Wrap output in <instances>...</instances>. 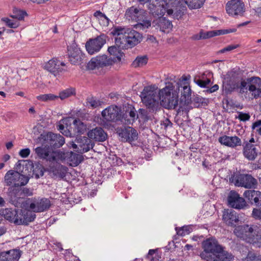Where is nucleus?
Instances as JSON below:
<instances>
[{
	"mask_svg": "<svg viewBox=\"0 0 261 261\" xmlns=\"http://www.w3.org/2000/svg\"><path fill=\"white\" fill-rule=\"evenodd\" d=\"M148 7L150 12L159 18L162 17L167 12L168 15H172L174 18L179 19L187 11V7L183 4L182 0H168V3L164 2L159 5L150 2Z\"/></svg>",
	"mask_w": 261,
	"mask_h": 261,
	"instance_id": "f257e3e1",
	"label": "nucleus"
},
{
	"mask_svg": "<svg viewBox=\"0 0 261 261\" xmlns=\"http://www.w3.org/2000/svg\"><path fill=\"white\" fill-rule=\"evenodd\" d=\"M2 215L4 218L15 225H28L36 218V215L27 210L16 211L11 208H5L2 211Z\"/></svg>",
	"mask_w": 261,
	"mask_h": 261,
	"instance_id": "f03ea898",
	"label": "nucleus"
},
{
	"mask_svg": "<svg viewBox=\"0 0 261 261\" xmlns=\"http://www.w3.org/2000/svg\"><path fill=\"white\" fill-rule=\"evenodd\" d=\"M174 86L172 83H166V86L159 91L160 106L167 109H174L178 105V95L174 90Z\"/></svg>",
	"mask_w": 261,
	"mask_h": 261,
	"instance_id": "7ed1b4c3",
	"label": "nucleus"
},
{
	"mask_svg": "<svg viewBox=\"0 0 261 261\" xmlns=\"http://www.w3.org/2000/svg\"><path fill=\"white\" fill-rule=\"evenodd\" d=\"M159 91L154 86L145 87L141 92L140 97L142 102L153 112L160 109Z\"/></svg>",
	"mask_w": 261,
	"mask_h": 261,
	"instance_id": "20e7f679",
	"label": "nucleus"
},
{
	"mask_svg": "<svg viewBox=\"0 0 261 261\" xmlns=\"http://www.w3.org/2000/svg\"><path fill=\"white\" fill-rule=\"evenodd\" d=\"M123 118L121 108L111 105L101 112V118L99 123L104 126H108L112 122H123Z\"/></svg>",
	"mask_w": 261,
	"mask_h": 261,
	"instance_id": "39448f33",
	"label": "nucleus"
},
{
	"mask_svg": "<svg viewBox=\"0 0 261 261\" xmlns=\"http://www.w3.org/2000/svg\"><path fill=\"white\" fill-rule=\"evenodd\" d=\"M202 247L204 252L202 253V257H204L207 261L208 258H215L222 250V246L218 241L213 238L207 239L202 242Z\"/></svg>",
	"mask_w": 261,
	"mask_h": 261,
	"instance_id": "423d86ee",
	"label": "nucleus"
},
{
	"mask_svg": "<svg viewBox=\"0 0 261 261\" xmlns=\"http://www.w3.org/2000/svg\"><path fill=\"white\" fill-rule=\"evenodd\" d=\"M29 178L18 172L10 170L5 175V181L6 185L11 187H22L27 185Z\"/></svg>",
	"mask_w": 261,
	"mask_h": 261,
	"instance_id": "0eeeda50",
	"label": "nucleus"
},
{
	"mask_svg": "<svg viewBox=\"0 0 261 261\" xmlns=\"http://www.w3.org/2000/svg\"><path fill=\"white\" fill-rule=\"evenodd\" d=\"M230 180L237 187L248 189L255 188L257 185V180L251 175L248 174H237L231 176Z\"/></svg>",
	"mask_w": 261,
	"mask_h": 261,
	"instance_id": "6e6552de",
	"label": "nucleus"
},
{
	"mask_svg": "<svg viewBox=\"0 0 261 261\" xmlns=\"http://www.w3.org/2000/svg\"><path fill=\"white\" fill-rule=\"evenodd\" d=\"M69 61L73 65H81L85 59V55L75 43L67 47Z\"/></svg>",
	"mask_w": 261,
	"mask_h": 261,
	"instance_id": "1a4fd4ad",
	"label": "nucleus"
},
{
	"mask_svg": "<svg viewBox=\"0 0 261 261\" xmlns=\"http://www.w3.org/2000/svg\"><path fill=\"white\" fill-rule=\"evenodd\" d=\"M71 146L75 151L83 153L92 149L94 144L89 137L79 136L76 138L74 141L71 142Z\"/></svg>",
	"mask_w": 261,
	"mask_h": 261,
	"instance_id": "9d476101",
	"label": "nucleus"
},
{
	"mask_svg": "<svg viewBox=\"0 0 261 261\" xmlns=\"http://www.w3.org/2000/svg\"><path fill=\"white\" fill-rule=\"evenodd\" d=\"M34 151L37 156L43 160H45L49 163L57 161L58 152L51 151L48 145H42L35 148Z\"/></svg>",
	"mask_w": 261,
	"mask_h": 261,
	"instance_id": "9b49d317",
	"label": "nucleus"
},
{
	"mask_svg": "<svg viewBox=\"0 0 261 261\" xmlns=\"http://www.w3.org/2000/svg\"><path fill=\"white\" fill-rule=\"evenodd\" d=\"M227 13L231 16H242L245 11L244 3L241 0L229 1L225 6Z\"/></svg>",
	"mask_w": 261,
	"mask_h": 261,
	"instance_id": "f8f14e48",
	"label": "nucleus"
},
{
	"mask_svg": "<svg viewBox=\"0 0 261 261\" xmlns=\"http://www.w3.org/2000/svg\"><path fill=\"white\" fill-rule=\"evenodd\" d=\"M26 204L29 205L30 211L34 212H42L48 210L50 206V201L47 198L31 200L28 199Z\"/></svg>",
	"mask_w": 261,
	"mask_h": 261,
	"instance_id": "ddd939ff",
	"label": "nucleus"
},
{
	"mask_svg": "<svg viewBox=\"0 0 261 261\" xmlns=\"http://www.w3.org/2000/svg\"><path fill=\"white\" fill-rule=\"evenodd\" d=\"M142 35L132 29H127L124 38H121L122 40L121 44L127 45L129 47H132L140 43L142 40Z\"/></svg>",
	"mask_w": 261,
	"mask_h": 261,
	"instance_id": "4468645a",
	"label": "nucleus"
},
{
	"mask_svg": "<svg viewBox=\"0 0 261 261\" xmlns=\"http://www.w3.org/2000/svg\"><path fill=\"white\" fill-rule=\"evenodd\" d=\"M106 42V36L104 35H100L97 37L90 39L86 43V48L88 53L93 55L100 50Z\"/></svg>",
	"mask_w": 261,
	"mask_h": 261,
	"instance_id": "2eb2a0df",
	"label": "nucleus"
},
{
	"mask_svg": "<svg viewBox=\"0 0 261 261\" xmlns=\"http://www.w3.org/2000/svg\"><path fill=\"white\" fill-rule=\"evenodd\" d=\"M114 60L112 58H108L105 55L92 58L87 64V68L90 70L103 67L112 65Z\"/></svg>",
	"mask_w": 261,
	"mask_h": 261,
	"instance_id": "dca6fc26",
	"label": "nucleus"
},
{
	"mask_svg": "<svg viewBox=\"0 0 261 261\" xmlns=\"http://www.w3.org/2000/svg\"><path fill=\"white\" fill-rule=\"evenodd\" d=\"M233 232L238 238L251 243L254 231L251 226L245 224L236 227Z\"/></svg>",
	"mask_w": 261,
	"mask_h": 261,
	"instance_id": "f3484780",
	"label": "nucleus"
},
{
	"mask_svg": "<svg viewBox=\"0 0 261 261\" xmlns=\"http://www.w3.org/2000/svg\"><path fill=\"white\" fill-rule=\"evenodd\" d=\"M65 66V64L63 62H60L57 58H53L49 60L44 65V68L50 73L56 76L60 72H62L64 69L63 67Z\"/></svg>",
	"mask_w": 261,
	"mask_h": 261,
	"instance_id": "a211bd4d",
	"label": "nucleus"
},
{
	"mask_svg": "<svg viewBox=\"0 0 261 261\" xmlns=\"http://www.w3.org/2000/svg\"><path fill=\"white\" fill-rule=\"evenodd\" d=\"M229 205L232 208L241 210L246 206L245 199L241 197L240 195L235 191H231L227 198Z\"/></svg>",
	"mask_w": 261,
	"mask_h": 261,
	"instance_id": "6ab92c4d",
	"label": "nucleus"
},
{
	"mask_svg": "<svg viewBox=\"0 0 261 261\" xmlns=\"http://www.w3.org/2000/svg\"><path fill=\"white\" fill-rule=\"evenodd\" d=\"M243 146L244 157L249 161H254L258 155L259 146L249 142H244Z\"/></svg>",
	"mask_w": 261,
	"mask_h": 261,
	"instance_id": "aec40b11",
	"label": "nucleus"
},
{
	"mask_svg": "<svg viewBox=\"0 0 261 261\" xmlns=\"http://www.w3.org/2000/svg\"><path fill=\"white\" fill-rule=\"evenodd\" d=\"M250 80L248 91L253 98L257 99L261 97V79L254 76L250 77Z\"/></svg>",
	"mask_w": 261,
	"mask_h": 261,
	"instance_id": "412c9836",
	"label": "nucleus"
},
{
	"mask_svg": "<svg viewBox=\"0 0 261 261\" xmlns=\"http://www.w3.org/2000/svg\"><path fill=\"white\" fill-rule=\"evenodd\" d=\"M119 136L123 142L132 143L138 139V132L132 127L127 126L121 129L119 133Z\"/></svg>",
	"mask_w": 261,
	"mask_h": 261,
	"instance_id": "4be33fe9",
	"label": "nucleus"
},
{
	"mask_svg": "<svg viewBox=\"0 0 261 261\" xmlns=\"http://www.w3.org/2000/svg\"><path fill=\"white\" fill-rule=\"evenodd\" d=\"M218 141L221 145L232 148L242 145L241 139L236 136L223 135L218 138Z\"/></svg>",
	"mask_w": 261,
	"mask_h": 261,
	"instance_id": "5701e85b",
	"label": "nucleus"
},
{
	"mask_svg": "<svg viewBox=\"0 0 261 261\" xmlns=\"http://www.w3.org/2000/svg\"><path fill=\"white\" fill-rule=\"evenodd\" d=\"M8 196L10 202L17 206L18 204L22 202V199L21 192V187H10L8 190Z\"/></svg>",
	"mask_w": 261,
	"mask_h": 261,
	"instance_id": "b1692460",
	"label": "nucleus"
},
{
	"mask_svg": "<svg viewBox=\"0 0 261 261\" xmlns=\"http://www.w3.org/2000/svg\"><path fill=\"white\" fill-rule=\"evenodd\" d=\"M237 31V29H222V30H213L211 31H208L206 33H200L199 36H196L194 37L195 39H207L211 37H213L216 36H219L221 35L227 34L231 33H234Z\"/></svg>",
	"mask_w": 261,
	"mask_h": 261,
	"instance_id": "393cba45",
	"label": "nucleus"
},
{
	"mask_svg": "<svg viewBox=\"0 0 261 261\" xmlns=\"http://www.w3.org/2000/svg\"><path fill=\"white\" fill-rule=\"evenodd\" d=\"M222 219L229 226H236L239 221V217L237 212L232 210H224L223 213Z\"/></svg>",
	"mask_w": 261,
	"mask_h": 261,
	"instance_id": "a878e982",
	"label": "nucleus"
},
{
	"mask_svg": "<svg viewBox=\"0 0 261 261\" xmlns=\"http://www.w3.org/2000/svg\"><path fill=\"white\" fill-rule=\"evenodd\" d=\"M21 251L13 249L0 253V261H18L21 255Z\"/></svg>",
	"mask_w": 261,
	"mask_h": 261,
	"instance_id": "bb28decb",
	"label": "nucleus"
},
{
	"mask_svg": "<svg viewBox=\"0 0 261 261\" xmlns=\"http://www.w3.org/2000/svg\"><path fill=\"white\" fill-rule=\"evenodd\" d=\"M45 139L49 141L50 146L55 148L61 147L65 143V139L62 136L51 132L47 134Z\"/></svg>",
	"mask_w": 261,
	"mask_h": 261,
	"instance_id": "cd10ccee",
	"label": "nucleus"
},
{
	"mask_svg": "<svg viewBox=\"0 0 261 261\" xmlns=\"http://www.w3.org/2000/svg\"><path fill=\"white\" fill-rule=\"evenodd\" d=\"M88 136L96 141L103 142L107 138V134L102 128L96 127L88 132Z\"/></svg>",
	"mask_w": 261,
	"mask_h": 261,
	"instance_id": "c85d7f7f",
	"label": "nucleus"
},
{
	"mask_svg": "<svg viewBox=\"0 0 261 261\" xmlns=\"http://www.w3.org/2000/svg\"><path fill=\"white\" fill-rule=\"evenodd\" d=\"M259 195H260V192L254 190H246L243 194L244 197L248 202L255 205L258 202Z\"/></svg>",
	"mask_w": 261,
	"mask_h": 261,
	"instance_id": "c756f323",
	"label": "nucleus"
},
{
	"mask_svg": "<svg viewBox=\"0 0 261 261\" xmlns=\"http://www.w3.org/2000/svg\"><path fill=\"white\" fill-rule=\"evenodd\" d=\"M123 45L116 44V45L111 46L108 48V50L109 54L114 56L113 59H112V60H114V63L121 61V58L124 55L121 49V45L123 46Z\"/></svg>",
	"mask_w": 261,
	"mask_h": 261,
	"instance_id": "7c9ffc66",
	"label": "nucleus"
},
{
	"mask_svg": "<svg viewBox=\"0 0 261 261\" xmlns=\"http://www.w3.org/2000/svg\"><path fill=\"white\" fill-rule=\"evenodd\" d=\"M127 29L120 26H116L112 29L111 34L113 36H116L115 38L116 44H121V41H122L121 38H124Z\"/></svg>",
	"mask_w": 261,
	"mask_h": 261,
	"instance_id": "2f4dec72",
	"label": "nucleus"
},
{
	"mask_svg": "<svg viewBox=\"0 0 261 261\" xmlns=\"http://www.w3.org/2000/svg\"><path fill=\"white\" fill-rule=\"evenodd\" d=\"M153 23L156 26V29H159L160 31L163 32H165L167 29L172 27L171 22L163 17L153 21Z\"/></svg>",
	"mask_w": 261,
	"mask_h": 261,
	"instance_id": "473e14b6",
	"label": "nucleus"
},
{
	"mask_svg": "<svg viewBox=\"0 0 261 261\" xmlns=\"http://www.w3.org/2000/svg\"><path fill=\"white\" fill-rule=\"evenodd\" d=\"M238 82L225 77L223 83V90L226 94H229L236 91L238 87Z\"/></svg>",
	"mask_w": 261,
	"mask_h": 261,
	"instance_id": "72a5a7b5",
	"label": "nucleus"
},
{
	"mask_svg": "<svg viewBox=\"0 0 261 261\" xmlns=\"http://www.w3.org/2000/svg\"><path fill=\"white\" fill-rule=\"evenodd\" d=\"M68 170L67 167L60 164H56L55 166L50 168V170L54 175L61 178L66 176Z\"/></svg>",
	"mask_w": 261,
	"mask_h": 261,
	"instance_id": "f704fd0d",
	"label": "nucleus"
},
{
	"mask_svg": "<svg viewBox=\"0 0 261 261\" xmlns=\"http://www.w3.org/2000/svg\"><path fill=\"white\" fill-rule=\"evenodd\" d=\"M67 161L70 166L75 167L79 165L83 160L82 155L70 152L67 156Z\"/></svg>",
	"mask_w": 261,
	"mask_h": 261,
	"instance_id": "c9c22d12",
	"label": "nucleus"
},
{
	"mask_svg": "<svg viewBox=\"0 0 261 261\" xmlns=\"http://www.w3.org/2000/svg\"><path fill=\"white\" fill-rule=\"evenodd\" d=\"M234 256L230 253L223 250L222 247V250L217 254L214 258H211L208 259V261H232Z\"/></svg>",
	"mask_w": 261,
	"mask_h": 261,
	"instance_id": "e433bc0d",
	"label": "nucleus"
},
{
	"mask_svg": "<svg viewBox=\"0 0 261 261\" xmlns=\"http://www.w3.org/2000/svg\"><path fill=\"white\" fill-rule=\"evenodd\" d=\"M181 95L182 100L185 102H189L191 100L192 91L190 87L187 83H184L182 86H181Z\"/></svg>",
	"mask_w": 261,
	"mask_h": 261,
	"instance_id": "4c0bfd02",
	"label": "nucleus"
},
{
	"mask_svg": "<svg viewBox=\"0 0 261 261\" xmlns=\"http://www.w3.org/2000/svg\"><path fill=\"white\" fill-rule=\"evenodd\" d=\"M123 111L125 112V113L122 114L124 116L123 120H125V118L128 116H129L133 121L136 119V111L132 105H128L127 106H125L123 108Z\"/></svg>",
	"mask_w": 261,
	"mask_h": 261,
	"instance_id": "58836bf2",
	"label": "nucleus"
},
{
	"mask_svg": "<svg viewBox=\"0 0 261 261\" xmlns=\"http://www.w3.org/2000/svg\"><path fill=\"white\" fill-rule=\"evenodd\" d=\"M250 78L246 79H242L240 83L238 82V87L236 89V91L241 94H243L247 92L248 90V85L250 84Z\"/></svg>",
	"mask_w": 261,
	"mask_h": 261,
	"instance_id": "ea45409f",
	"label": "nucleus"
},
{
	"mask_svg": "<svg viewBox=\"0 0 261 261\" xmlns=\"http://www.w3.org/2000/svg\"><path fill=\"white\" fill-rule=\"evenodd\" d=\"M86 102L87 107L92 109L97 108L102 103L100 100L92 96L87 97Z\"/></svg>",
	"mask_w": 261,
	"mask_h": 261,
	"instance_id": "a19ab883",
	"label": "nucleus"
},
{
	"mask_svg": "<svg viewBox=\"0 0 261 261\" xmlns=\"http://www.w3.org/2000/svg\"><path fill=\"white\" fill-rule=\"evenodd\" d=\"M75 94V89L73 87H69L61 91L58 96L61 100H64L72 96H74Z\"/></svg>",
	"mask_w": 261,
	"mask_h": 261,
	"instance_id": "79ce46f5",
	"label": "nucleus"
},
{
	"mask_svg": "<svg viewBox=\"0 0 261 261\" xmlns=\"http://www.w3.org/2000/svg\"><path fill=\"white\" fill-rule=\"evenodd\" d=\"M245 250L247 255L245 257L241 258L242 261H261V255L249 251L246 248H245Z\"/></svg>",
	"mask_w": 261,
	"mask_h": 261,
	"instance_id": "37998d69",
	"label": "nucleus"
},
{
	"mask_svg": "<svg viewBox=\"0 0 261 261\" xmlns=\"http://www.w3.org/2000/svg\"><path fill=\"white\" fill-rule=\"evenodd\" d=\"M205 0H182L184 5H187L190 9H198L201 7ZM186 7V6H185Z\"/></svg>",
	"mask_w": 261,
	"mask_h": 261,
	"instance_id": "c03bdc74",
	"label": "nucleus"
},
{
	"mask_svg": "<svg viewBox=\"0 0 261 261\" xmlns=\"http://www.w3.org/2000/svg\"><path fill=\"white\" fill-rule=\"evenodd\" d=\"M33 175L37 179L41 177L44 174V168L43 166L39 163H35L33 164Z\"/></svg>",
	"mask_w": 261,
	"mask_h": 261,
	"instance_id": "a18cd8bd",
	"label": "nucleus"
},
{
	"mask_svg": "<svg viewBox=\"0 0 261 261\" xmlns=\"http://www.w3.org/2000/svg\"><path fill=\"white\" fill-rule=\"evenodd\" d=\"M75 132L78 134H83L86 130V125L79 119H75L73 122Z\"/></svg>",
	"mask_w": 261,
	"mask_h": 261,
	"instance_id": "49530a36",
	"label": "nucleus"
},
{
	"mask_svg": "<svg viewBox=\"0 0 261 261\" xmlns=\"http://www.w3.org/2000/svg\"><path fill=\"white\" fill-rule=\"evenodd\" d=\"M138 13H145V10L142 9L132 7L126 11V14L128 17L134 20L136 19V15Z\"/></svg>",
	"mask_w": 261,
	"mask_h": 261,
	"instance_id": "de8ad7c7",
	"label": "nucleus"
},
{
	"mask_svg": "<svg viewBox=\"0 0 261 261\" xmlns=\"http://www.w3.org/2000/svg\"><path fill=\"white\" fill-rule=\"evenodd\" d=\"M240 71L238 69L233 68L228 71L225 75V78L232 81L239 82Z\"/></svg>",
	"mask_w": 261,
	"mask_h": 261,
	"instance_id": "09e8293b",
	"label": "nucleus"
},
{
	"mask_svg": "<svg viewBox=\"0 0 261 261\" xmlns=\"http://www.w3.org/2000/svg\"><path fill=\"white\" fill-rule=\"evenodd\" d=\"M175 229L177 234L180 236H185L187 234H189L193 230L192 226L189 225L184 226L179 228L176 227Z\"/></svg>",
	"mask_w": 261,
	"mask_h": 261,
	"instance_id": "8fccbe9b",
	"label": "nucleus"
},
{
	"mask_svg": "<svg viewBox=\"0 0 261 261\" xmlns=\"http://www.w3.org/2000/svg\"><path fill=\"white\" fill-rule=\"evenodd\" d=\"M58 98H59L58 95L51 93L41 94L37 96V99L42 101H52Z\"/></svg>",
	"mask_w": 261,
	"mask_h": 261,
	"instance_id": "3c124183",
	"label": "nucleus"
},
{
	"mask_svg": "<svg viewBox=\"0 0 261 261\" xmlns=\"http://www.w3.org/2000/svg\"><path fill=\"white\" fill-rule=\"evenodd\" d=\"M251 240V243L256 245L259 247H261V229L255 231Z\"/></svg>",
	"mask_w": 261,
	"mask_h": 261,
	"instance_id": "603ef678",
	"label": "nucleus"
},
{
	"mask_svg": "<svg viewBox=\"0 0 261 261\" xmlns=\"http://www.w3.org/2000/svg\"><path fill=\"white\" fill-rule=\"evenodd\" d=\"M147 58L146 56L138 57L133 62L132 65L135 67L143 66L147 62Z\"/></svg>",
	"mask_w": 261,
	"mask_h": 261,
	"instance_id": "864d4df0",
	"label": "nucleus"
},
{
	"mask_svg": "<svg viewBox=\"0 0 261 261\" xmlns=\"http://www.w3.org/2000/svg\"><path fill=\"white\" fill-rule=\"evenodd\" d=\"M205 75V73H204L202 76L201 79H194V82L200 87L201 88H205L207 85H209L211 83V80L209 79H206L204 80V76Z\"/></svg>",
	"mask_w": 261,
	"mask_h": 261,
	"instance_id": "5fc2aeb1",
	"label": "nucleus"
},
{
	"mask_svg": "<svg viewBox=\"0 0 261 261\" xmlns=\"http://www.w3.org/2000/svg\"><path fill=\"white\" fill-rule=\"evenodd\" d=\"M136 119H141L143 121H146L148 120L147 111L143 109H140L138 111V113L136 114Z\"/></svg>",
	"mask_w": 261,
	"mask_h": 261,
	"instance_id": "6e6d98bb",
	"label": "nucleus"
},
{
	"mask_svg": "<svg viewBox=\"0 0 261 261\" xmlns=\"http://www.w3.org/2000/svg\"><path fill=\"white\" fill-rule=\"evenodd\" d=\"M27 15V13L24 11L21 10H16L13 12L12 16L13 18H16L18 20H22L24 18V16Z\"/></svg>",
	"mask_w": 261,
	"mask_h": 261,
	"instance_id": "4d7b16f0",
	"label": "nucleus"
},
{
	"mask_svg": "<svg viewBox=\"0 0 261 261\" xmlns=\"http://www.w3.org/2000/svg\"><path fill=\"white\" fill-rule=\"evenodd\" d=\"M2 20L5 22L6 25L11 28H16L18 27V24L16 22H14L13 20L10 19L8 18H3Z\"/></svg>",
	"mask_w": 261,
	"mask_h": 261,
	"instance_id": "13d9d810",
	"label": "nucleus"
},
{
	"mask_svg": "<svg viewBox=\"0 0 261 261\" xmlns=\"http://www.w3.org/2000/svg\"><path fill=\"white\" fill-rule=\"evenodd\" d=\"M254 132L257 133L261 136V120H258L254 122L252 126Z\"/></svg>",
	"mask_w": 261,
	"mask_h": 261,
	"instance_id": "bf43d9fd",
	"label": "nucleus"
},
{
	"mask_svg": "<svg viewBox=\"0 0 261 261\" xmlns=\"http://www.w3.org/2000/svg\"><path fill=\"white\" fill-rule=\"evenodd\" d=\"M142 22L138 23V26L142 29H147L151 26V21L148 20H142Z\"/></svg>",
	"mask_w": 261,
	"mask_h": 261,
	"instance_id": "052dcab7",
	"label": "nucleus"
},
{
	"mask_svg": "<svg viewBox=\"0 0 261 261\" xmlns=\"http://www.w3.org/2000/svg\"><path fill=\"white\" fill-rule=\"evenodd\" d=\"M238 118L240 121H246L249 120L250 116L249 115V114L244 113L241 112H239V114Z\"/></svg>",
	"mask_w": 261,
	"mask_h": 261,
	"instance_id": "680f3d73",
	"label": "nucleus"
},
{
	"mask_svg": "<svg viewBox=\"0 0 261 261\" xmlns=\"http://www.w3.org/2000/svg\"><path fill=\"white\" fill-rule=\"evenodd\" d=\"M239 47V45L238 44H236V45H234V44H231V45H228L227 46H226V47L222 49L221 50H220V52L221 53H225L226 51H231L233 49H234L237 48H238Z\"/></svg>",
	"mask_w": 261,
	"mask_h": 261,
	"instance_id": "e2e57ef3",
	"label": "nucleus"
},
{
	"mask_svg": "<svg viewBox=\"0 0 261 261\" xmlns=\"http://www.w3.org/2000/svg\"><path fill=\"white\" fill-rule=\"evenodd\" d=\"M30 153V149L28 148L21 149L19 154L23 158L28 157Z\"/></svg>",
	"mask_w": 261,
	"mask_h": 261,
	"instance_id": "0e129e2a",
	"label": "nucleus"
},
{
	"mask_svg": "<svg viewBox=\"0 0 261 261\" xmlns=\"http://www.w3.org/2000/svg\"><path fill=\"white\" fill-rule=\"evenodd\" d=\"M252 215L255 219H261V210L254 208L252 211Z\"/></svg>",
	"mask_w": 261,
	"mask_h": 261,
	"instance_id": "69168bd1",
	"label": "nucleus"
},
{
	"mask_svg": "<svg viewBox=\"0 0 261 261\" xmlns=\"http://www.w3.org/2000/svg\"><path fill=\"white\" fill-rule=\"evenodd\" d=\"M21 192L22 194V198L23 197L28 195H32V193L30 191V189L26 188L21 187Z\"/></svg>",
	"mask_w": 261,
	"mask_h": 261,
	"instance_id": "338daca9",
	"label": "nucleus"
},
{
	"mask_svg": "<svg viewBox=\"0 0 261 261\" xmlns=\"http://www.w3.org/2000/svg\"><path fill=\"white\" fill-rule=\"evenodd\" d=\"M93 15L94 16L98 18H105L108 19L106 15L104 13L101 12L100 11H96L95 12H94Z\"/></svg>",
	"mask_w": 261,
	"mask_h": 261,
	"instance_id": "774afa93",
	"label": "nucleus"
}]
</instances>
